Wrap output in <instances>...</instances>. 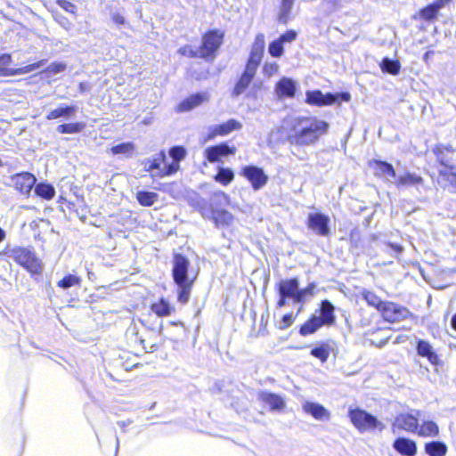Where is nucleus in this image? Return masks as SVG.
Masks as SVG:
<instances>
[{"label": "nucleus", "instance_id": "680f3d73", "mask_svg": "<svg viewBox=\"0 0 456 456\" xmlns=\"http://www.w3.org/2000/svg\"><path fill=\"white\" fill-rule=\"evenodd\" d=\"M452 0H436L432 4L439 11L447 5Z\"/></svg>", "mask_w": 456, "mask_h": 456}, {"label": "nucleus", "instance_id": "bb28decb", "mask_svg": "<svg viewBox=\"0 0 456 456\" xmlns=\"http://www.w3.org/2000/svg\"><path fill=\"white\" fill-rule=\"evenodd\" d=\"M425 452L428 456H445L447 445L440 441H432L425 444Z\"/></svg>", "mask_w": 456, "mask_h": 456}, {"label": "nucleus", "instance_id": "7ed1b4c3", "mask_svg": "<svg viewBox=\"0 0 456 456\" xmlns=\"http://www.w3.org/2000/svg\"><path fill=\"white\" fill-rule=\"evenodd\" d=\"M4 254L32 274L42 272L41 261L31 248L23 247L7 248Z\"/></svg>", "mask_w": 456, "mask_h": 456}, {"label": "nucleus", "instance_id": "9b49d317", "mask_svg": "<svg viewBox=\"0 0 456 456\" xmlns=\"http://www.w3.org/2000/svg\"><path fill=\"white\" fill-rule=\"evenodd\" d=\"M379 312L383 318L389 322H400L411 316V312L402 305L393 302H385Z\"/></svg>", "mask_w": 456, "mask_h": 456}, {"label": "nucleus", "instance_id": "aec40b11", "mask_svg": "<svg viewBox=\"0 0 456 456\" xmlns=\"http://www.w3.org/2000/svg\"><path fill=\"white\" fill-rule=\"evenodd\" d=\"M394 449L403 456H415L417 445L413 440L405 437H399L394 441Z\"/></svg>", "mask_w": 456, "mask_h": 456}, {"label": "nucleus", "instance_id": "20e7f679", "mask_svg": "<svg viewBox=\"0 0 456 456\" xmlns=\"http://www.w3.org/2000/svg\"><path fill=\"white\" fill-rule=\"evenodd\" d=\"M434 153L439 163V178L445 181L456 177V165L454 164V150L450 145L439 144L434 149Z\"/></svg>", "mask_w": 456, "mask_h": 456}, {"label": "nucleus", "instance_id": "a19ab883", "mask_svg": "<svg viewBox=\"0 0 456 456\" xmlns=\"http://www.w3.org/2000/svg\"><path fill=\"white\" fill-rule=\"evenodd\" d=\"M80 281L81 280L79 277L73 274H68L65 277H63V279L59 281L57 285L61 289H67L73 286L79 285Z\"/></svg>", "mask_w": 456, "mask_h": 456}, {"label": "nucleus", "instance_id": "052dcab7", "mask_svg": "<svg viewBox=\"0 0 456 456\" xmlns=\"http://www.w3.org/2000/svg\"><path fill=\"white\" fill-rule=\"evenodd\" d=\"M111 19L117 25H123L126 21L125 18L119 13H113Z\"/></svg>", "mask_w": 456, "mask_h": 456}, {"label": "nucleus", "instance_id": "2eb2a0df", "mask_svg": "<svg viewBox=\"0 0 456 456\" xmlns=\"http://www.w3.org/2000/svg\"><path fill=\"white\" fill-rule=\"evenodd\" d=\"M241 127L242 125L238 120L229 119L223 124L209 126V134L208 137V139H212L217 135H227L234 130H240Z\"/></svg>", "mask_w": 456, "mask_h": 456}, {"label": "nucleus", "instance_id": "4d7b16f0", "mask_svg": "<svg viewBox=\"0 0 456 456\" xmlns=\"http://www.w3.org/2000/svg\"><path fill=\"white\" fill-rule=\"evenodd\" d=\"M278 70V65L273 63H266L264 67V72L269 77L273 76Z\"/></svg>", "mask_w": 456, "mask_h": 456}, {"label": "nucleus", "instance_id": "39448f33", "mask_svg": "<svg viewBox=\"0 0 456 456\" xmlns=\"http://www.w3.org/2000/svg\"><path fill=\"white\" fill-rule=\"evenodd\" d=\"M351 98L348 93L323 94L320 90L307 91L305 94V102L309 105L322 107L330 106L341 102H349Z\"/></svg>", "mask_w": 456, "mask_h": 456}, {"label": "nucleus", "instance_id": "6ab92c4d", "mask_svg": "<svg viewBox=\"0 0 456 456\" xmlns=\"http://www.w3.org/2000/svg\"><path fill=\"white\" fill-rule=\"evenodd\" d=\"M209 96L207 93H199L184 99L177 107L178 112H187L200 106L208 100Z\"/></svg>", "mask_w": 456, "mask_h": 456}, {"label": "nucleus", "instance_id": "6e6552de", "mask_svg": "<svg viewBox=\"0 0 456 456\" xmlns=\"http://www.w3.org/2000/svg\"><path fill=\"white\" fill-rule=\"evenodd\" d=\"M224 34L219 30H212L207 33L202 39V45L199 48V57L213 59L215 53L223 42Z\"/></svg>", "mask_w": 456, "mask_h": 456}, {"label": "nucleus", "instance_id": "bf43d9fd", "mask_svg": "<svg viewBox=\"0 0 456 456\" xmlns=\"http://www.w3.org/2000/svg\"><path fill=\"white\" fill-rule=\"evenodd\" d=\"M220 218H222V220L224 223L229 224L232 219V216L227 211H222V212L218 213V216H216V220H219Z\"/></svg>", "mask_w": 456, "mask_h": 456}, {"label": "nucleus", "instance_id": "69168bd1", "mask_svg": "<svg viewBox=\"0 0 456 456\" xmlns=\"http://www.w3.org/2000/svg\"><path fill=\"white\" fill-rule=\"evenodd\" d=\"M452 326L454 330H456V314L452 318Z\"/></svg>", "mask_w": 456, "mask_h": 456}, {"label": "nucleus", "instance_id": "49530a36", "mask_svg": "<svg viewBox=\"0 0 456 456\" xmlns=\"http://www.w3.org/2000/svg\"><path fill=\"white\" fill-rule=\"evenodd\" d=\"M438 12L439 11L431 4L427 7L423 8L419 12V15L422 19L426 20H431L436 18Z\"/></svg>", "mask_w": 456, "mask_h": 456}, {"label": "nucleus", "instance_id": "e2e57ef3", "mask_svg": "<svg viewBox=\"0 0 456 456\" xmlns=\"http://www.w3.org/2000/svg\"><path fill=\"white\" fill-rule=\"evenodd\" d=\"M388 247L391 248L395 251V257H397L398 254L403 252V247L400 246V245L389 243Z\"/></svg>", "mask_w": 456, "mask_h": 456}, {"label": "nucleus", "instance_id": "4468645a", "mask_svg": "<svg viewBox=\"0 0 456 456\" xmlns=\"http://www.w3.org/2000/svg\"><path fill=\"white\" fill-rule=\"evenodd\" d=\"M235 151L236 149L234 147H230L226 143H220L216 146L208 147L204 151V155L209 162L215 163L218 162L222 157L234 154Z\"/></svg>", "mask_w": 456, "mask_h": 456}, {"label": "nucleus", "instance_id": "338daca9", "mask_svg": "<svg viewBox=\"0 0 456 456\" xmlns=\"http://www.w3.org/2000/svg\"><path fill=\"white\" fill-rule=\"evenodd\" d=\"M5 238V232L3 229L0 228V241L4 240Z\"/></svg>", "mask_w": 456, "mask_h": 456}, {"label": "nucleus", "instance_id": "58836bf2", "mask_svg": "<svg viewBox=\"0 0 456 456\" xmlns=\"http://www.w3.org/2000/svg\"><path fill=\"white\" fill-rule=\"evenodd\" d=\"M294 4V0H282L280 14H279V20L282 23H287V21L289 19V13L292 9V6Z\"/></svg>", "mask_w": 456, "mask_h": 456}, {"label": "nucleus", "instance_id": "4be33fe9", "mask_svg": "<svg viewBox=\"0 0 456 456\" xmlns=\"http://www.w3.org/2000/svg\"><path fill=\"white\" fill-rule=\"evenodd\" d=\"M334 305L329 300H323L321 304L320 316L322 324L324 326H331L335 322Z\"/></svg>", "mask_w": 456, "mask_h": 456}, {"label": "nucleus", "instance_id": "dca6fc26", "mask_svg": "<svg viewBox=\"0 0 456 456\" xmlns=\"http://www.w3.org/2000/svg\"><path fill=\"white\" fill-rule=\"evenodd\" d=\"M369 165L373 169L376 175L383 177L387 181L393 183V181L396 178V173L393 166L387 162L371 160L370 161Z\"/></svg>", "mask_w": 456, "mask_h": 456}, {"label": "nucleus", "instance_id": "e433bc0d", "mask_svg": "<svg viewBox=\"0 0 456 456\" xmlns=\"http://www.w3.org/2000/svg\"><path fill=\"white\" fill-rule=\"evenodd\" d=\"M136 198L141 205L150 207L155 203L158 194L151 191H139Z\"/></svg>", "mask_w": 456, "mask_h": 456}, {"label": "nucleus", "instance_id": "09e8293b", "mask_svg": "<svg viewBox=\"0 0 456 456\" xmlns=\"http://www.w3.org/2000/svg\"><path fill=\"white\" fill-rule=\"evenodd\" d=\"M265 46V40L264 34H261V33L257 34L255 38V41H254L251 50L264 53Z\"/></svg>", "mask_w": 456, "mask_h": 456}, {"label": "nucleus", "instance_id": "c9c22d12", "mask_svg": "<svg viewBox=\"0 0 456 456\" xmlns=\"http://www.w3.org/2000/svg\"><path fill=\"white\" fill-rule=\"evenodd\" d=\"M362 295L369 305L375 307L379 311L386 302L382 301L374 292L367 289L362 290Z\"/></svg>", "mask_w": 456, "mask_h": 456}, {"label": "nucleus", "instance_id": "cd10ccee", "mask_svg": "<svg viewBox=\"0 0 456 456\" xmlns=\"http://www.w3.org/2000/svg\"><path fill=\"white\" fill-rule=\"evenodd\" d=\"M419 436L436 437L439 434L437 424L432 420L424 421L416 431Z\"/></svg>", "mask_w": 456, "mask_h": 456}, {"label": "nucleus", "instance_id": "0e129e2a", "mask_svg": "<svg viewBox=\"0 0 456 456\" xmlns=\"http://www.w3.org/2000/svg\"><path fill=\"white\" fill-rule=\"evenodd\" d=\"M287 298H289V297H285V296H280V299L278 301V306L279 307H283L286 305V299Z\"/></svg>", "mask_w": 456, "mask_h": 456}, {"label": "nucleus", "instance_id": "423d86ee", "mask_svg": "<svg viewBox=\"0 0 456 456\" xmlns=\"http://www.w3.org/2000/svg\"><path fill=\"white\" fill-rule=\"evenodd\" d=\"M349 417L354 426L360 432L373 430L382 431L385 428V425L381 421L360 409L350 410Z\"/></svg>", "mask_w": 456, "mask_h": 456}, {"label": "nucleus", "instance_id": "864d4df0", "mask_svg": "<svg viewBox=\"0 0 456 456\" xmlns=\"http://www.w3.org/2000/svg\"><path fill=\"white\" fill-rule=\"evenodd\" d=\"M297 37V32L294 30H289L279 37V40L284 45L286 43L293 42Z\"/></svg>", "mask_w": 456, "mask_h": 456}, {"label": "nucleus", "instance_id": "ea45409f", "mask_svg": "<svg viewBox=\"0 0 456 456\" xmlns=\"http://www.w3.org/2000/svg\"><path fill=\"white\" fill-rule=\"evenodd\" d=\"M134 150L132 142H124L116 146H113L110 151L113 155H126L130 156Z\"/></svg>", "mask_w": 456, "mask_h": 456}, {"label": "nucleus", "instance_id": "f704fd0d", "mask_svg": "<svg viewBox=\"0 0 456 456\" xmlns=\"http://www.w3.org/2000/svg\"><path fill=\"white\" fill-rule=\"evenodd\" d=\"M35 192L45 200H52L54 197L55 190L51 184L38 183L35 187Z\"/></svg>", "mask_w": 456, "mask_h": 456}, {"label": "nucleus", "instance_id": "a878e982", "mask_svg": "<svg viewBox=\"0 0 456 456\" xmlns=\"http://www.w3.org/2000/svg\"><path fill=\"white\" fill-rule=\"evenodd\" d=\"M151 311L159 317L169 316L175 310V307L164 298H159L151 305Z\"/></svg>", "mask_w": 456, "mask_h": 456}, {"label": "nucleus", "instance_id": "4c0bfd02", "mask_svg": "<svg viewBox=\"0 0 456 456\" xmlns=\"http://www.w3.org/2000/svg\"><path fill=\"white\" fill-rule=\"evenodd\" d=\"M85 127L83 123H69L59 125L57 131L61 134H76L81 132Z\"/></svg>", "mask_w": 456, "mask_h": 456}, {"label": "nucleus", "instance_id": "7c9ffc66", "mask_svg": "<svg viewBox=\"0 0 456 456\" xmlns=\"http://www.w3.org/2000/svg\"><path fill=\"white\" fill-rule=\"evenodd\" d=\"M234 179V173L231 168L219 167L217 174L215 175V180L223 184L228 185Z\"/></svg>", "mask_w": 456, "mask_h": 456}, {"label": "nucleus", "instance_id": "9d476101", "mask_svg": "<svg viewBox=\"0 0 456 456\" xmlns=\"http://www.w3.org/2000/svg\"><path fill=\"white\" fill-rule=\"evenodd\" d=\"M419 411L413 410L411 413L398 414L393 422V428L415 433L419 428Z\"/></svg>", "mask_w": 456, "mask_h": 456}, {"label": "nucleus", "instance_id": "ddd939ff", "mask_svg": "<svg viewBox=\"0 0 456 456\" xmlns=\"http://www.w3.org/2000/svg\"><path fill=\"white\" fill-rule=\"evenodd\" d=\"M330 217L321 213H311L308 215L307 225L308 227L321 236H327L330 234Z\"/></svg>", "mask_w": 456, "mask_h": 456}, {"label": "nucleus", "instance_id": "f8f14e48", "mask_svg": "<svg viewBox=\"0 0 456 456\" xmlns=\"http://www.w3.org/2000/svg\"><path fill=\"white\" fill-rule=\"evenodd\" d=\"M12 62V56L10 54L4 53L0 56V69H4V74H0V76H15V75H23L28 72L34 71L39 68H41L45 64V61H39L36 63L27 65L19 69H8L7 66Z\"/></svg>", "mask_w": 456, "mask_h": 456}, {"label": "nucleus", "instance_id": "79ce46f5", "mask_svg": "<svg viewBox=\"0 0 456 456\" xmlns=\"http://www.w3.org/2000/svg\"><path fill=\"white\" fill-rule=\"evenodd\" d=\"M179 162L173 161L171 164L166 165L164 163L163 168L161 171L154 173L152 175L153 177H164L167 175H170L174 173H175L179 169Z\"/></svg>", "mask_w": 456, "mask_h": 456}, {"label": "nucleus", "instance_id": "1a4fd4ad", "mask_svg": "<svg viewBox=\"0 0 456 456\" xmlns=\"http://www.w3.org/2000/svg\"><path fill=\"white\" fill-rule=\"evenodd\" d=\"M240 175L245 177L251 184L254 191H259L266 185L268 175L263 168L256 166H245L241 168Z\"/></svg>", "mask_w": 456, "mask_h": 456}, {"label": "nucleus", "instance_id": "0eeeda50", "mask_svg": "<svg viewBox=\"0 0 456 456\" xmlns=\"http://www.w3.org/2000/svg\"><path fill=\"white\" fill-rule=\"evenodd\" d=\"M189 260L180 255L175 254L173 260L172 274L175 283L194 282L197 273L189 271Z\"/></svg>", "mask_w": 456, "mask_h": 456}, {"label": "nucleus", "instance_id": "412c9836", "mask_svg": "<svg viewBox=\"0 0 456 456\" xmlns=\"http://www.w3.org/2000/svg\"><path fill=\"white\" fill-rule=\"evenodd\" d=\"M417 353L419 356L427 358L428 361L433 365H436L439 362V357L437 354L434 350L431 344L426 340H418Z\"/></svg>", "mask_w": 456, "mask_h": 456}, {"label": "nucleus", "instance_id": "37998d69", "mask_svg": "<svg viewBox=\"0 0 456 456\" xmlns=\"http://www.w3.org/2000/svg\"><path fill=\"white\" fill-rule=\"evenodd\" d=\"M311 354L324 362L330 356V346L325 344L321 345L320 346L312 349Z\"/></svg>", "mask_w": 456, "mask_h": 456}, {"label": "nucleus", "instance_id": "5fc2aeb1", "mask_svg": "<svg viewBox=\"0 0 456 456\" xmlns=\"http://www.w3.org/2000/svg\"><path fill=\"white\" fill-rule=\"evenodd\" d=\"M263 57V53L259 52H255L251 50L250 56L248 58V63L253 64L255 66L259 65Z\"/></svg>", "mask_w": 456, "mask_h": 456}, {"label": "nucleus", "instance_id": "a211bd4d", "mask_svg": "<svg viewBox=\"0 0 456 456\" xmlns=\"http://www.w3.org/2000/svg\"><path fill=\"white\" fill-rule=\"evenodd\" d=\"M296 83L291 78L282 77L275 86V94L278 99L293 98L296 94Z\"/></svg>", "mask_w": 456, "mask_h": 456}, {"label": "nucleus", "instance_id": "c03bdc74", "mask_svg": "<svg viewBox=\"0 0 456 456\" xmlns=\"http://www.w3.org/2000/svg\"><path fill=\"white\" fill-rule=\"evenodd\" d=\"M253 78L249 77L248 76L241 75L240 78L235 85V87L233 89V94L235 96L240 95L249 86L250 82Z\"/></svg>", "mask_w": 456, "mask_h": 456}, {"label": "nucleus", "instance_id": "6e6d98bb", "mask_svg": "<svg viewBox=\"0 0 456 456\" xmlns=\"http://www.w3.org/2000/svg\"><path fill=\"white\" fill-rule=\"evenodd\" d=\"M293 322H294L293 315L291 314H285L282 317L281 322L280 324V329H287L290 325H292Z\"/></svg>", "mask_w": 456, "mask_h": 456}, {"label": "nucleus", "instance_id": "f3484780", "mask_svg": "<svg viewBox=\"0 0 456 456\" xmlns=\"http://www.w3.org/2000/svg\"><path fill=\"white\" fill-rule=\"evenodd\" d=\"M12 182L16 190L28 194L36 183V177L30 173H20L12 177Z\"/></svg>", "mask_w": 456, "mask_h": 456}, {"label": "nucleus", "instance_id": "f03ea898", "mask_svg": "<svg viewBox=\"0 0 456 456\" xmlns=\"http://www.w3.org/2000/svg\"><path fill=\"white\" fill-rule=\"evenodd\" d=\"M316 285L312 282L305 289H299V282L297 278L281 280L278 284L280 296H285L291 298L294 303L304 304L305 301L314 297Z\"/></svg>", "mask_w": 456, "mask_h": 456}, {"label": "nucleus", "instance_id": "72a5a7b5", "mask_svg": "<svg viewBox=\"0 0 456 456\" xmlns=\"http://www.w3.org/2000/svg\"><path fill=\"white\" fill-rule=\"evenodd\" d=\"M380 68L382 71L397 75L401 69V64L397 60H392L387 57L384 58L380 63Z\"/></svg>", "mask_w": 456, "mask_h": 456}, {"label": "nucleus", "instance_id": "774afa93", "mask_svg": "<svg viewBox=\"0 0 456 456\" xmlns=\"http://www.w3.org/2000/svg\"><path fill=\"white\" fill-rule=\"evenodd\" d=\"M128 332L133 334V335H137V332L135 331V327H132L128 330Z\"/></svg>", "mask_w": 456, "mask_h": 456}, {"label": "nucleus", "instance_id": "603ef678", "mask_svg": "<svg viewBox=\"0 0 456 456\" xmlns=\"http://www.w3.org/2000/svg\"><path fill=\"white\" fill-rule=\"evenodd\" d=\"M65 69H66L65 63L53 62L47 67L46 71L53 73V74H57V73L64 71Z\"/></svg>", "mask_w": 456, "mask_h": 456}, {"label": "nucleus", "instance_id": "c756f323", "mask_svg": "<svg viewBox=\"0 0 456 456\" xmlns=\"http://www.w3.org/2000/svg\"><path fill=\"white\" fill-rule=\"evenodd\" d=\"M322 326V320L317 316H313L301 326L300 334L303 336L313 334Z\"/></svg>", "mask_w": 456, "mask_h": 456}, {"label": "nucleus", "instance_id": "8fccbe9b", "mask_svg": "<svg viewBox=\"0 0 456 456\" xmlns=\"http://www.w3.org/2000/svg\"><path fill=\"white\" fill-rule=\"evenodd\" d=\"M178 53L182 55L194 58L199 57V49H194L191 45H184L179 48Z\"/></svg>", "mask_w": 456, "mask_h": 456}, {"label": "nucleus", "instance_id": "5701e85b", "mask_svg": "<svg viewBox=\"0 0 456 456\" xmlns=\"http://www.w3.org/2000/svg\"><path fill=\"white\" fill-rule=\"evenodd\" d=\"M259 399L269 405L273 411L281 410L285 406V403L282 397L276 394L263 391L258 395Z\"/></svg>", "mask_w": 456, "mask_h": 456}, {"label": "nucleus", "instance_id": "393cba45", "mask_svg": "<svg viewBox=\"0 0 456 456\" xmlns=\"http://www.w3.org/2000/svg\"><path fill=\"white\" fill-rule=\"evenodd\" d=\"M422 182L423 179L419 175L410 172H405L398 176L396 175V178L393 181L397 187L415 186L422 183Z\"/></svg>", "mask_w": 456, "mask_h": 456}, {"label": "nucleus", "instance_id": "3c124183", "mask_svg": "<svg viewBox=\"0 0 456 456\" xmlns=\"http://www.w3.org/2000/svg\"><path fill=\"white\" fill-rule=\"evenodd\" d=\"M57 4L60 7L69 13L75 14L77 12V6L67 0H57Z\"/></svg>", "mask_w": 456, "mask_h": 456}, {"label": "nucleus", "instance_id": "b1692460", "mask_svg": "<svg viewBox=\"0 0 456 456\" xmlns=\"http://www.w3.org/2000/svg\"><path fill=\"white\" fill-rule=\"evenodd\" d=\"M304 411L311 414L314 419L318 420L329 419V411L321 404L315 403L306 402L303 405Z\"/></svg>", "mask_w": 456, "mask_h": 456}, {"label": "nucleus", "instance_id": "de8ad7c7", "mask_svg": "<svg viewBox=\"0 0 456 456\" xmlns=\"http://www.w3.org/2000/svg\"><path fill=\"white\" fill-rule=\"evenodd\" d=\"M169 155L173 160L180 162L185 158L186 150L182 146H175L170 149Z\"/></svg>", "mask_w": 456, "mask_h": 456}, {"label": "nucleus", "instance_id": "f257e3e1", "mask_svg": "<svg viewBox=\"0 0 456 456\" xmlns=\"http://www.w3.org/2000/svg\"><path fill=\"white\" fill-rule=\"evenodd\" d=\"M329 124L316 118L299 117L292 121L287 141L296 146L314 144L328 131Z\"/></svg>", "mask_w": 456, "mask_h": 456}, {"label": "nucleus", "instance_id": "c85d7f7f", "mask_svg": "<svg viewBox=\"0 0 456 456\" xmlns=\"http://www.w3.org/2000/svg\"><path fill=\"white\" fill-rule=\"evenodd\" d=\"M166 153L165 151H160L156 157L151 159H148L145 162V167L147 171L151 172V175L154 173L161 171L163 168V165L166 160Z\"/></svg>", "mask_w": 456, "mask_h": 456}, {"label": "nucleus", "instance_id": "2f4dec72", "mask_svg": "<svg viewBox=\"0 0 456 456\" xmlns=\"http://www.w3.org/2000/svg\"><path fill=\"white\" fill-rule=\"evenodd\" d=\"M75 111H76V107H74V106H67V107H63V108H58V109H55V110H53L52 111H50L47 114L46 118L48 120L56 119L59 118H69L75 113Z\"/></svg>", "mask_w": 456, "mask_h": 456}, {"label": "nucleus", "instance_id": "473e14b6", "mask_svg": "<svg viewBox=\"0 0 456 456\" xmlns=\"http://www.w3.org/2000/svg\"><path fill=\"white\" fill-rule=\"evenodd\" d=\"M194 282L175 283L178 287L177 300L185 305L190 298L191 288Z\"/></svg>", "mask_w": 456, "mask_h": 456}, {"label": "nucleus", "instance_id": "a18cd8bd", "mask_svg": "<svg viewBox=\"0 0 456 456\" xmlns=\"http://www.w3.org/2000/svg\"><path fill=\"white\" fill-rule=\"evenodd\" d=\"M268 52L271 56L279 58L283 54V44L277 38L270 43Z\"/></svg>", "mask_w": 456, "mask_h": 456}, {"label": "nucleus", "instance_id": "13d9d810", "mask_svg": "<svg viewBox=\"0 0 456 456\" xmlns=\"http://www.w3.org/2000/svg\"><path fill=\"white\" fill-rule=\"evenodd\" d=\"M257 66H255L250 63H247L244 72L242 73L245 76H248L249 77L253 78L255 77V74L257 70Z\"/></svg>", "mask_w": 456, "mask_h": 456}]
</instances>
